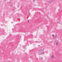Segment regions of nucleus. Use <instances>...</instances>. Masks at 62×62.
<instances>
[{"label": "nucleus", "mask_w": 62, "mask_h": 62, "mask_svg": "<svg viewBox=\"0 0 62 62\" xmlns=\"http://www.w3.org/2000/svg\"><path fill=\"white\" fill-rule=\"evenodd\" d=\"M51 59L54 58V55H52L51 57Z\"/></svg>", "instance_id": "1"}, {"label": "nucleus", "mask_w": 62, "mask_h": 62, "mask_svg": "<svg viewBox=\"0 0 62 62\" xmlns=\"http://www.w3.org/2000/svg\"><path fill=\"white\" fill-rule=\"evenodd\" d=\"M58 44V42H57L56 43V45H57V44Z\"/></svg>", "instance_id": "2"}, {"label": "nucleus", "mask_w": 62, "mask_h": 62, "mask_svg": "<svg viewBox=\"0 0 62 62\" xmlns=\"http://www.w3.org/2000/svg\"><path fill=\"white\" fill-rule=\"evenodd\" d=\"M52 36H53V37H54V35H53Z\"/></svg>", "instance_id": "3"}, {"label": "nucleus", "mask_w": 62, "mask_h": 62, "mask_svg": "<svg viewBox=\"0 0 62 62\" xmlns=\"http://www.w3.org/2000/svg\"><path fill=\"white\" fill-rule=\"evenodd\" d=\"M40 52H41L40 51V52H39V53H40Z\"/></svg>", "instance_id": "4"}]
</instances>
